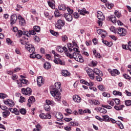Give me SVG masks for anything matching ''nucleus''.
<instances>
[{
  "label": "nucleus",
  "mask_w": 131,
  "mask_h": 131,
  "mask_svg": "<svg viewBox=\"0 0 131 131\" xmlns=\"http://www.w3.org/2000/svg\"><path fill=\"white\" fill-rule=\"evenodd\" d=\"M20 81L21 83H23L24 84H27V82H28V81L26 80V79H21L20 80Z\"/></svg>",
  "instance_id": "09e8293b"
},
{
  "label": "nucleus",
  "mask_w": 131,
  "mask_h": 131,
  "mask_svg": "<svg viewBox=\"0 0 131 131\" xmlns=\"http://www.w3.org/2000/svg\"><path fill=\"white\" fill-rule=\"evenodd\" d=\"M108 71L110 73H111L112 76H116V75H119V74H120L119 71L117 69L112 70L111 69H108Z\"/></svg>",
  "instance_id": "9d476101"
},
{
  "label": "nucleus",
  "mask_w": 131,
  "mask_h": 131,
  "mask_svg": "<svg viewBox=\"0 0 131 131\" xmlns=\"http://www.w3.org/2000/svg\"><path fill=\"white\" fill-rule=\"evenodd\" d=\"M102 107H103V108H106V109H108V110L112 109V107H111V106L109 105H102Z\"/></svg>",
  "instance_id": "bf43d9fd"
},
{
  "label": "nucleus",
  "mask_w": 131,
  "mask_h": 131,
  "mask_svg": "<svg viewBox=\"0 0 131 131\" xmlns=\"http://www.w3.org/2000/svg\"><path fill=\"white\" fill-rule=\"evenodd\" d=\"M55 27L56 28H57V29H61V28H62V26L59 24H56L55 25Z\"/></svg>",
  "instance_id": "774afa93"
},
{
  "label": "nucleus",
  "mask_w": 131,
  "mask_h": 131,
  "mask_svg": "<svg viewBox=\"0 0 131 131\" xmlns=\"http://www.w3.org/2000/svg\"><path fill=\"white\" fill-rule=\"evenodd\" d=\"M85 71H86V73L89 75V77L91 79H94L95 78V74L94 72V70H92V69L90 68H86L85 69Z\"/></svg>",
  "instance_id": "20e7f679"
},
{
  "label": "nucleus",
  "mask_w": 131,
  "mask_h": 131,
  "mask_svg": "<svg viewBox=\"0 0 131 131\" xmlns=\"http://www.w3.org/2000/svg\"><path fill=\"white\" fill-rule=\"evenodd\" d=\"M37 83L39 87L42 86L45 84V81L41 76H39L37 78Z\"/></svg>",
  "instance_id": "1a4fd4ad"
},
{
  "label": "nucleus",
  "mask_w": 131,
  "mask_h": 131,
  "mask_svg": "<svg viewBox=\"0 0 131 131\" xmlns=\"http://www.w3.org/2000/svg\"><path fill=\"white\" fill-rule=\"evenodd\" d=\"M33 29L36 32H40V27L38 26H34L33 27Z\"/></svg>",
  "instance_id": "c9c22d12"
},
{
  "label": "nucleus",
  "mask_w": 131,
  "mask_h": 131,
  "mask_svg": "<svg viewBox=\"0 0 131 131\" xmlns=\"http://www.w3.org/2000/svg\"><path fill=\"white\" fill-rule=\"evenodd\" d=\"M48 5L51 9H55L56 7L55 6V5H56V2H55V1L54 0H49L48 1Z\"/></svg>",
  "instance_id": "6ab92c4d"
},
{
  "label": "nucleus",
  "mask_w": 131,
  "mask_h": 131,
  "mask_svg": "<svg viewBox=\"0 0 131 131\" xmlns=\"http://www.w3.org/2000/svg\"><path fill=\"white\" fill-rule=\"evenodd\" d=\"M58 9L60 11H65V10H66V6L64 4H61L59 5Z\"/></svg>",
  "instance_id": "7c9ffc66"
},
{
  "label": "nucleus",
  "mask_w": 131,
  "mask_h": 131,
  "mask_svg": "<svg viewBox=\"0 0 131 131\" xmlns=\"http://www.w3.org/2000/svg\"><path fill=\"white\" fill-rule=\"evenodd\" d=\"M50 33L52 35H54V36H57V35H59V33L57 32H55L54 31H53L52 30H50Z\"/></svg>",
  "instance_id": "37998d69"
},
{
  "label": "nucleus",
  "mask_w": 131,
  "mask_h": 131,
  "mask_svg": "<svg viewBox=\"0 0 131 131\" xmlns=\"http://www.w3.org/2000/svg\"><path fill=\"white\" fill-rule=\"evenodd\" d=\"M102 76H96L97 81H99V82L102 81L103 78H102Z\"/></svg>",
  "instance_id": "603ef678"
},
{
  "label": "nucleus",
  "mask_w": 131,
  "mask_h": 131,
  "mask_svg": "<svg viewBox=\"0 0 131 131\" xmlns=\"http://www.w3.org/2000/svg\"><path fill=\"white\" fill-rule=\"evenodd\" d=\"M125 105H126V106H131V100H125Z\"/></svg>",
  "instance_id": "de8ad7c7"
},
{
  "label": "nucleus",
  "mask_w": 131,
  "mask_h": 131,
  "mask_svg": "<svg viewBox=\"0 0 131 131\" xmlns=\"http://www.w3.org/2000/svg\"><path fill=\"white\" fill-rule=\"evenodd\" d=\"M114 101H115V103L116 105H119L120 104V100L118 98L113 99Z\"/></svg>",
  "instance_id": "49530a36"
},
{
  "label": "nucleus",
  "mask_w": 131,
  "mask_h": 131,
  "mask_svg": "<svg viewBox=\"0 0 131 131\" xmlns=\"http://www.w3.org/2000/svg\"><path fill=\"white\" fill-rule=\"evenodd\" d=\"M122 48L124 50H128V49H129V46H128V45H122Z\"/></svg>",
  "instance_id": "3c124183"
},
{
  "label": "nucleus",
  "mask_w": 131,
  "mask_h": 131,
  "mask_svg": "<svg viewBox=\"0 0 131 131\" xmlns=\"http://www.w3.org/2000/svg\"><path fill=\"white\" fill-rule=\"evenodd\" d=\"M106 7H107L108 9H109V10H111V9H112V8H113V6H114V5H113V4H109L108 3H107L106 4Z\"/></svg>",
  "instance_id": "79ce46f5"
},
{
  "label": "nucleus",
  "mask_w": 131,
  "mask_h": 131,
  "mask_svg": "<svg viewBox=\"0 0 131 131\" xmlns=\"http://www.w3.org/2000/svg\"><path fill=\"white\" fill-rule=\"evenodd\" d=\"M123 77L125 79H128V80H130V77L129 75L126 74H123Z\"/></svg>",
  "instance_id": "c03bdc74"
},
{
  "label": "nucleus",
  "mask_w": 131,
  "mask_h": 131,
  "mask_svg": "<svg viewBox=\"0 0 131 131\" xmlns=\"http://www.w3.org/2000/svg\"><path fill=\"white\" fill-rule=\"evenodd\" d=\"M10 114H11V113L9 111L3 112L2 113L3 117H4V118H7Z\"/></svg>",
  "instance_id": "cd10ccee"
},
{
  "label": "nucleus",
  "mask_w": 131,
  "mask_h": 131,
  "mask_svg": "<svg viewBox=\"0 0 131 131\" xmlns=\"http://www.w3.org/2000/svg\"><path fill=\"white\" fill-rule=\"evenodd\" d=\"M73 16L75 19H78V18H79V15L77 12H74L73 13Z\"/></svg>",
  "instance_id": "6e6d98bb"
},
{
  "label": "nucleus",
  "mask_w": 131,
  "mask_h": 131,
  "mask_svg": "<svg viewBox=\"0 0 131 131\" xmlns=\"http://www.w3.org/2000/svg\"><path fill=\"white\" fill-rule=\"evenodd\" d=\"M73 100L74 102H76L77 103H80L81 101V99L78 95H74L73 96Z\"/></svg>",
  "instance_id": "b1692460"
},
{
  "label": "nucleus",
  "mask_w": 131,
  "mask_h": 131,
  "mask_svg": "<svg viewBox=\"0 0 131 131\" xmlns=\"http://www.w3.org/2000/svg\"><path fill=\"white\" fill-rule=\"evenodd\" d=\"M28 41V38L25 37H23V38L19 39V41L21 45H26Z\"/></svg>",
  "instance_id": "5701e85b"
},
{
  "label": "nucleus",
  "mask_w": 131,
  "mask_h": 131,
  "mask_svg": "<svg viewBox=\"0 0 131 131\" xmlns=\"http://www.w3.org/2000/svg\"><path fill=\"white\" fill-rule=\"evenodd\" d=\"M18 19V17H17V15L13 14L11 16V19H10V24L11 25H13V24H15L16 22H17V19Z\"/></svg>",
  "instance_id": "ddd939ff"
},
{
  "label": "nucleus",
  "mask_w": 131,
  "mask_h": 131,
  "mask_svg": "<svg viewBox=\"0 0 131 131\" xmlns=\"http://www.w3.org/2000/svg\"><path fill=\"white\" fill-rule=\"evenodd\" d=\"M64 54L66 55L67 57H69L70 59L74 58L76 61L79 62L80 63H82L84 61L83 59L82 58V56H81V55L78 53L74 52L72 55V54L69 53L68 52V49H67V51L64 52Z\"/></svg>",
  "instance_id": "f03ea898"
},
{
  "label": "nucleus",
  "mask_w": 131,
  "mask_h": 131,
  "mask_svg": "<svg viewBox=\"0 0 131 131\" xmlns=\"http://www.w3.org/2000/svg\"><path fill=\"white\" fill-rule=\"evenodd\" d=\"M30 53H34L35 52V48L34 46L30 49V50H28Z\"/></svg>",
  "instance_id": "e2e57ef3"
},
{
  "label": "nucleus",
  "mask_w": 131,
  "mask_h": 131,
  "mask_svg": "<svg viewBox=\"0 0 131 131\" xmlns=\"http://www.w3.org/2000/svg\"><path fill=\"white\" fill-rule=\"evenodd\" d=\"M117 31L120 36H125V35H126V30L123 28H118L117 29Z\"/></svg>",
  "instance_id": "423d86ee"
},
{
  "label": "nucleus",
  "mask_w": 131,
  "mask_h": 131,
  "mask_svg": "<svg viewBox=\"0 0 131 131\" xmlns=\"http://www.w3.org/2000/svg\"><path fill=\"white\" fill-rule=\"evenodd\" d=\"M95 118H96V119H97V120H99V121H101V122L103 121V118L100 117L99 116H96Z\"/></svg>",
  "instance_id": "0e129e2a"
},
{
  "label": "nucleus",
  "mask_w": 131,
  "mask_h": 131,
  "mask_svg": "<svg viewBox=\"0 0 131 131\" xmlns=\"http://www.w3.org/2000/svg\"><path fill=\"white\" fill-rule=\"evenodd\" d=\"M102 118H103L102 119L103 121L110 122L111 118L109 117V116L108 115L102 116Z\"/></svg>",
  "instance_id": "bb28decb"
},
{
  "label": "nucleus",
  "mask_w": 131,
  "mask_h": 131,
  "mask_svg": "<svg viewBox=\"0 0 131 131\" xmlns=\"http://www.w3.org/2000/svg\"><path fill=\"white\" fill-rule=\"evenodd\" d=\"M60 88L61 83L60 82H56L54 86L50 87V93L57 102L61 100V93L59 92Z\"/></svg>",
  "instance_id": "f257e3e1"
},
{
  "label": "nucleus",
  "mask_w": 131,
  "mask_h": 131,
  "mask_svg": "<svg viewBox=\"0 0 131 131\" xmlns=\"http://www.w3.org/2000/svg\"><path fill=\"white\" fill-rule=\"evenodd\" d=\"M34 46L31 44H26L25 46V48L27 51L30 50L32 48L34 47Z\"/></svg>",
  "instance_id": "e433bc0d"
},
{
  "label": "nucleus",
  "mask_w": 131,
  "mask_h": 131,
  "mask_svg": "<svg viewBox=\"0 0 131 131\" xmlns=\"http://www.w3.org/2000/svg\"><path fill=\"white\" fill-rule=\"evenodd\" d=\"M54 63H55V64H60V65H65V63L62 61L61 59H59L58 58L56 59H54Z\"/></svg>",
  "instance_id": "393cba45"
},
{
  "label": "nucleus",
  "mask_w": 131,
  "mask_h": 131,
  "mask_svg": "<svg viewBox=\"0 0 131 131\" xmlns=\"http://www.w3.org/2000/svg\"><path fill=\"white\" fill-rule=\"evenodd\" d=\"M98 34H102L101 37H105L107 36V32L103 29H98L97 30Z\"/></svg>",
  "instance_id": "2eb2a0df"
},
{
  "label": "nucleus",
  "mask_w": 131,
  "mask_h": 131,
  "mask_svg": "<svg viewBox=\"0 0 131 131\" xmlns=\"http://www.w3.org/2000/svg\"><path fill=\"white\" fill-rule=\"evenodd\" d=\"M115 15L117 18H120L121 16V13L117 10L115 11Z\"/></svg>",
  "instance_id": "58836bf2"
},
{
  "label": "nucleus",
  "mask_w": 131,
  "mask_h": 131,
  "mask_svg": "<svg viewBox=\"0 0 131 131\" xmlns=\"http://www.w3.org/2000/svg\"><path fill=\"white\" fill-rule=\"evenodd\" d=\"M17 19L19 20V24L21 26H24L26 24V23L25 22V19L21 16L20 15H18L17 16Z\"/></svg>",
  "instance_id": "dca6fc26"
},
{
  "label": "nucleus",
  "mask_w": 131,
  "mask_h": 131,
  "mask_svg": "<svg viewBox=\"0 0 131 131\" xmlns=\"http://www.w3.org/2000/svg\"><path fill=\"white\" fill-rule=\"evenodd\" d=\"M111 20L113 23H116V17L115 16H112Z\"/></svg>",
  "instance_id": "680f3d73"
},
{
  "label": "nucleus",
  "mask_w": 131,
  "mask_h": 131,
  "mask_svg": "<svg viewBox=\"0 0 131 131\" xmlns=\"http://www.w3.org/2000/svg\"><path fill=\"white\" fill-rule=\"evenodd\" d=\"M39 117L41 119H51L52 118V116L48 113H41L39 114Z\"/></svg>",
  "instance_id": "6e6552de"
},
{
  "label": "nucleus",
  "mask_w": 131,
  "mask_h": 131,
  "mask_svg": "<svg viewBox=\"0 0 131 131\" xmlns=\"http://www.w3.org/2000/svg\"><path fill=\"white\" fill-rule=\"evenodd\" d=\"M20 113L23 114V115H25L26 114V110L25 108H21L19 110Z\"/></svg>",
  "instance_id": "a18cd8bd"
},
{
  "label": "nucleus",
  "mask_w": 131,
  "mask_h": 131,
  "mask_svg": "<svg viewBox=\"0 0 131 131\" xmlns=\"http://www.w3.org/2000/svg\"><path fill=\"white\" fill-rule=\"evenodd\" d=\"M46 104L44 105V109L45 111H50L51 110V106H54L55 105V102L53 101H51L50 100H46Z\"/></svg>",
  "instance_id": "7ed1b4c3"
},
{
  "label": "nucleus",
  "mask_w": 131,
  "mask_h": 131,
  "mask_svg": "<svg viewBox=\"0 0 131 131\" xmlns=\"http://www.w3.org/2000/svg\"><path fill=\"white\" fill-rule=\"evenodd\" d=\"M61 74L62 76H69V75H70V73L67 70H63L61 71Z\"/></svg>",
  "instance_id": "a878e982"
},
{
  "label": "nucleus",
  "mask_w": 131,
  "mask_h": 131,
  "mask_svg": "<svg viewBox=\"0 0 131 131\" xmlns=\"http://www.w3.org/2000/svg\"><path fill=\"white\" fill-rule=\"evenodd\" d=\"M8 98V95L4 93H0V98L1 99H6Z\"/></svg>",
  "instance_id": "ea45409f"
},
{
  "label": "nucleus",
  "mask_w": 131,
  "mask_h": 131,
  "mask_svg": "<svg viewBox=\"0 0 131 131\" xmlns=\"http://www.w3.org/2000/svg\"><path fill=\"white\" fill-rule=\"evenodd\" d=\"M88 102L90 105H94V106L100 105V101L97 99H89Z\"/></svg>",
  "instance_id": "9b49d317"
},
{
  "label": "nucleus",
  "mask_w": 131,
  "mask_h": 131,
  "mask_svg": "<svg viewBox=\"0 0 131 131\" xmlns=\"http://www.w3.org/2000/svg\"><path fill=\"white\" fill-rule=\"evenodd\" d=\"M96 111H99L100 113L102 114H106L107 113V110L103 107H97L95 108Z\"/></svg>",
  "instance_id": "412c9836"
},
{
  "label": "nucleus",
  "mask_w": 131,
  "mask_h": 131,
  "mask_svg": "<svg viewBox=\"0 0 131 131\" xmlns=\"http://www.w3.org/2000/svg\"><path fill=\"white\" fill-rule=\"evenodd\" d=\"M111 31H112V32H114V33H115V32H116V29L115 27L112 26L110 28Z\"/></svg>",
  "instance_id": "69168bd1"
},
{
  "label": "nucleus",
  "mask_w": 131,
  "mask_h": 131,
  "mask_svg": "<svg viewBox=\"0 0 131 131\" xmlns=\"http://www.w3.org/2000/svg\"><path fill=\"white\" fill-rule=\"evenodd\" d=\"M98 88L99 91H101V92H104V91H106V88H105V86L103 85H99V86H98Z\"/></svg>",
  "instance_id": "473e14b6"
},
{
  "label": "nucleus",
  "mask_w": 131,
  "mask_h": 131,
  "mask_svg": "<svg viewBox=\"0 0 131 131\" xmlns=\"http://www.w3.org/2000/svg\"><path fill=\"white\" fill-rule=\"evenodd\" d=\"M115 109H116V110H117L118 111H119V110H122L123 108H124V105L122 104L121 105L118 106V105H116L114 106Z\"/></svg>",
  "instance_id": "c85d7f7f"
},
{
  "label": "nucleus",
  "mask_w": 131,
  "mask_h": 131,
  "mask_svg": "<svg viewBox=\"0 0 131 131\" xmlns=\"http://www.w3.org/2000/svg\"><path fill=\"white\" fill-rule=\"evenodd\" d=\"M62 41H66L68 39V37L67 35H64L61 36Z\"/></svg>",
  "instance_id": "5fc2aeb1"
},
{
  "label": "nucleus",
  "mask_w": 131,
  "mask_h": 131,
  "mask_svg": "<svg viewBox=\"0 0 131 131\" xmlns=\"http://www.w3.org/2000/svg\"><path fill=\"white\" fill-rule=\"evenodd\" d=\"M17 33L19 37H21V36H22V35L23 34V31H22V30H19L18 31H17Z\"/></svg>",
  "instance_id": "052dcab7"
},
{
  "label": "nucleus",
  "mask_w": 131,
  "mask_h": 131,
  "mask_svg": "<svg viewBox=\"0 0 131 131\" xmlns=\"http://www.w3.org/2000/svg\"><path fill=\"white\" fill-rule=\"evenodd\" d=\"M21 93L25 96H30L32 93V90L29 88L21 89Z\"/></svg>",
  "instance_id": "39448f33"
},
{
  "label": "nucleus",
  "mask_w": 131,
  "mask_h": 131,
  "mask_svg": "<svg viewBox=\"0 0 131 131\" xmlns=\"http://www.w3.org/2000/svg\"><path fill=\"white\" fill-rule=\"evenodd\" d=\"M23 35H26V36H27V37H30V34L29 33V31H24L23 33Z\"/></svg>",
  "instance_id": "a19ab883"
},
{
  "label": "nucleus",
  "mask_w": 131,
  "mask_h": 131,
  "mask_svg": "<svg viewBox=\"0 0 131 131\" xmlns=\"http://www.w3.org/2000/svg\"><path fill=\"white\" fill-rule=\"evenodd\" d=\"M102 96H103V97H106L107 98H110L111 97L110 94L107 92H103L102 93Z\"/></svg>",
  "instance_id": "8fccbe9b"
},
{
  "label": "nucleus",
  "mask_w": 131,
  "mask_h": 131,
  "mask_svg": "<svg viewBox=\"0 0 131 131\" xmlns=\"http://www.w3.org/2000/svg\"><path fill=\"white\" fill-rule=\"evenodd\" d=\"M94 72L98 76H103V72L97 68L94 69Z\"/></svg>",
  "instance_id": "4be33fe9"
},
{
  "label": "nucleus",
  "mask_w": 131,
  "mask_h": 131,
  "mask_svg": "<svg viewBox=\"0 0 131 131\" xmlns=\"http://www.w3.org/2000/svg\"><path fill=\"white\" fill-rule=\"evenodd\" d=\"M63 17L65 18L66 20L68 21V22H71L73 19L72 15L69 13L64 14Z\"/></svg>",
  "instance_id": "4468645a"
},
{
  "label": "nucleus",
  "mask_w": 131,
  "mask_h": 131,
  "mask_svg": "<svg viewBox=\"0 0 131 131\" xmlns=\"http://www.w3.org/2000/svg\"><path fill=\"white\" fill-rule=\"evenodd\" d=\"M6 42L9 46H13L14 45V42H13V41L11 40V39L7 38L6 39Z\"/></svg>",
  "instance_id": "f704fd0d"
},
{
  "label": "nucleus",
  "mask_w": 131,
  "mask_h": 131,
  "mask_svg": "<svg viewBox=\"0 0 131 131\" xmlns=\"http://www.w3.org/2000/svg\"><path fill=\"white\" fill-rule=\"evenodd\" d=\"M54 115H55V117L56 118V119L58 121H60V120H62V119H63V114L60 113V112H57L56 113H55Z\"/></svg>",
  "instance_id": "f8f14e48"
},
{
  "label": "nucleus",
  "mask_w": 131,
  "mask_h": 131,
  "mask_svg": "<svg viewBox=\"0 0 131 131\" xmlns=\"http://www.w3.org/2000/svg\"><path fill=\"white\" fill-rule=\"evenodd\" d=\"M65 111L67 112V113H68L69 115L72 114V113H73V112H72V111L70 108L66 109Z\"/></svg>",
  "instance_id": "13d9d810"
},
{
  "label": "nucleus",
  "mask_w": 131,
  "mask_h": 131,
  "mask_svg": "<svg viewBox=\"0 0 131 131\" xmlns=\"http://www.w3.org/2000/svg\"><path fill=\"white\" fill-rule=\"evenodd\" d=\"M30 35H35L36 32L34 30L29 31Z\"/></svg>",
  "instance_id": "864d4df0"
},
{
  "label": "nucleus",
  "mask_w": 131,
  "mask_h": 131,
  "mask_svg": "<svg viewBox=\"0 0 131 131\" xmlns=\"http://www.w3.org/2000/svg\"><path fill=\"white\" fill-rule=\"evenodd\" d=\"M97 18L99 20L103 21V20H105V16L103 15V13L101 11L97 12Z\"/></svg>",
  "instance_id": "aec40b11"
},
{
  "label": "nucleus",
  "mask_w": 131,
  "mask_h": 131,
  "mask_svg": "<svg viewBox=\"0 0 131 131\" xmlns=\"http://www.w3.org/2000/svg\"><path fill=\"white\" fill-rule=\"evenodd\" d=\"M56 51L59 53H63V52H64L65 53L66 51H67V48L66 47H62L61 46H57L56 48Z\"/></svg>",
  "instance_id": "f3484780"
},
{
  "label": "nucleus",
  "mask_w": 131,
  "mask_h": 131,
  "mask_svg": "<svg viewBox=\"0 0 131 131\" xmlns=\"http://www.w3.org/2000/svg\"><path fill=\"white\" fill-rule=\"evenodd\" d=\"M83 113L91 114V110H90L89 108H86L83 111Z\"/></svg>",
  "instance_id": "338daca9"
},
{
  "label": "nucleus",
  "mask_w": 131,
  "mask_h": 131,
  "mask_svg": "<svg viewBox=\"0 0 131 131\" xmlns=\"http://www.w3.org/2000/svg\"><path fill=\"white\" fill-rule=\"evenodd\" d=\"M113 94L114 96H122V93L119 91H114Z\"/></svg>",
  "instance_id": "72a5a7b5"
},
{
  "label": "nucleus",
  "mask_w": 131,
  "mask_h": 131,
  "mask_svg": "<svg viewBox=\"0 0 131 131\" xmlns=\"http://www.w3.org/2000/svg\"><path fill=\"white\" fill-rule=\"evenodd\" d=\"M28 102L32 104V103H34V102H35V98H34V97L33 96H31L28 100Z\"/></svg>",
  "instance_id": "c756f323"
},
{
  "label": "nucleus",
  "mask_w": 131,
  "mask_h": 131,
  "mask_svg": "<svg viewBox=\"0 0 131 131\" xmlns=\"http://www.w3.org/2000/svg\"><path fill=\"white\" fill-rule=\"evenodd\" d=\"M3 102L5 105L9 106V107H13L15 105V102L11 99H7L3 100Z\"/></svg>",
  "instance_id": "0eeeda50"
},
{
  "label": "nucleus",
  "mask_w": 131,
  "mask_h": 131,
  "mask_svg": "<svg viewBox=\"0 0 131 131\" xmlns=\"http://www.w3.org/2000/svg\"><path fill=\"white\" fill-rule=\"evenodd\" d=\"M80 82L81 83H83V84H85V85H88L89 86V82L84 80H80Z\"/></svg>",
  "instance_id": "4d7b16f0"
},
{
  "label": "nucleus",
  "mask_w": 131,
  "mask_h": 131,
  "mask_svg": "<svg viewBox=\"0 0 131 131\" xmlns=\"http://www.w3.org/2000/svg\"><path fill=\"white\" fill-rule=\"evenodd\" d=\"M51 68V63H50V62H46L44 64V68H45V69H50Z\"/></svg>",
  "instance_id": "2f4dec72"
},
{
  "label": "nucleus",
  "mask_w": 131,
  "mask_h": 131,
  "mask_svg": "<svg viewBox=\"0 0 131 131\" xmlns=\"http://www.w3.org/2000/svg\"><path fill=\"white\" fill-rule=\"evenodd\" d=\"M78 12L79 14L82 15V16H84L85 14H89V11H86V9L85 8L78 10Z\"/></svg>",
  "instance_id": "a211bd4d"
},
{
  "label": "nucleus",
  "mask_w": 131,
  "mask_h": 131,
  "mask_svg": "<svg viewBox=\"0 0 131 131\" xmlns=\"http://www.w3.org/2000/svg\"><path fill=\"white\" fill-rule=\"evenodd\" d=\"M57 24H59L60 25H61L62 27L64 26L65 25V21L62 19H59L57 21Z\"/></svg>",
  "instance_id": "4c0bfd02"
}]
</instances>
